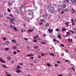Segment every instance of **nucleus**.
<instances>
[{"label":"nucleus","instance_id":"obj_1","mask_svg":"<svg viewBox=\"0 0 76 76\" xmlns=\"http://www.w3.org/2000/svg\"><path fill=\"white\" fill-rule=\"evenodd\" d=\"M48 7L50 10L51 13H53L54 12V8L50 5H48Z\"/></svg>","mask_w":76,"mask_h":76},{"label":"nucleus","instance_id":"obj_2","mask_svg":"<svg viewBox=\"0 0 76 76\" xmlns=\"http://www.w3.org/2000/svg\"><path fill=\"white\" fill-rule=\"evenodd\" d=\"M26 15H28V14H29V15H31L34 14V12L31 11H26Z\"/></svg>","mask_w":76,"mask_h":76},{"label":"nucleus","instance_id":"obj_3","mask_svg":"<svg viewBox=\"0 0 76 76\" xmlns=\"http://www.w3.org/2000/svg\"><path fill=\"white\" fill-rule=\"evenodd\" d=\"M9 44V41H7L4 43V45H7Z\"/></svg>","mask_w":76,"mask_h":76},{"label":"nucleus","instance_id":"obj_4","mask_svg":"<svg viewBox=\"0 0 76 76\" xmlns=\"http://www.w3.org/2000/svg\"><path fill=\"white\" fill-rule=\"evenodd\" d=\"M38 37H39V36H38V35H37L36 36H34V37L33 38L34 39H39V40L40 39Z\"/></svg>","mask_w":76,"mask_h":76},{"label":"nucleus","instance_id":"obj_5","mask_svg":"<svg viewBox=\"0 0 76 76\" xmlns=\"http://www.w3.org/2000/svg\"><path fill=\"white\" fill-rule=\"evenodd\" d=\"M10 22L11 23H12L13 22H14L15 20V18H11V19H10Z\"/></svg>","mask_w":76,"mask_h":76},{"label":"nucleus","instance_id":"obj_6","mask_svg":"<svg viewBox=\"0 0 76 76\" xmlns=\"http://www.w3.org/2000/svg\"><path fill=\"white\" fill-rule=\"evenodd\" d=\"M66 34H67L65 35V36H64V37H68L69 35H70V33L69 32H66Z\"/></svg>","mask_w":76,"mask_h":76},{"label":"nucleus","instance_id":"obj_7","mask_svg":"<svg viewBox=\"0 0 76 76\" xmlns=\"http://www.w3.org/2000/svg\"><path fill=\"white\" fill-rule=\"evenodd\" d=\"M27 31L29 33L31 32H33L34 31V29H29L27 30Z\"/></svg>","mask_w":76,"mask_h":76},{"label":"nucleus","instance_id":"obj_8","mask_svg":"<svg viewBox=\"0 0 76 76\" xmlns=\"http://www.w3.org/2000/svg\"><path fill=\"white\" fill-rule=\"evenodd\" d=\"M0 61H1V62H2V63H6V61L3 60V59L1 58H0Z\"/></svg>","mask_w":76,"mask_h":76},{"label":"nucleus","instance_id":"obj_9","mask_svg":"<svg viewBox=\"0 0 76 76\" xmlns=\"http://www.w3.org/2000/svg\"><path fill=\"white\" fill-rule=\"evenodd\" d=\"M48 31H49V33H52L53 31V29H48Z\"/></svg>","mask_w":76,"mask_h":76},{"label":"nucleus","instance_id":"obj_10","mask_svg":"<svg viewBox=\"0 0 76 76\" xmlns=\"http://www.w3.org/2000/svg\"><path fill=\"white\" fill-rule=\"evenodd\" d=\"M66 6H67V5L65 4H64L63 5V6H62V8L63 9H65L66 7Z\"/></svg>","mask_w":76,"mask_h":76},{"label":"nucleus","instance_id":"obj_11","mask_svg":"<svg viewBox=\"0 0 76 76\" xmlns=\"http://www.w3.org/2000/svg\"><path fill=\"white\" fill-rule=\"evenodd\" d=\"M15 72L16 73H20V72H22V71H21L20 70H18V69H17Z\"/></svg>","mask_w":76,"mask_h":76},{"label":"nucleus","instance_id":"obj_12","mask_svg":"<svg viewBox=\"0 0 76 76\" xmlns=\"http://www.w3.org/2000/svg\"><path fill=\"white\" fill-rule=\"evenodd\" d=\"M27 19H29V18H30V19H32V18H33V17H28L27 16H26L25 17Z\"/></svg>","mask_w":76,"mask_h":76},{"label":"nucleus","instance_id":"obj_13","mask_svg":"<svg viewBox=\"0 0 76 76\" xmlns=\"http://www.w3.org/2000/svg\"><path fill=\"white\" fill-rule=\"evenodd\" d=\"M45 27H46L47 28L49 27V23H47L45 25Z\"/></svg>","mask_w":76,"mask_h":76},{"label":"nucleus","instance_id":"obj_14","mask_svg":"<svg viewBox=\"0 0 76 76\" xmlns=\"http://www.w3.org/2000/svg\"><path fill=\"white\" fill-rule=\"evenodd\" d=\"M8 5L9 6H12V4H11L10 1H9L8 3Z\"/></svg>","mask_w":76,"mask_h":76},{"label":"nucleus","instance_id":"obj_15","mask_svg":"<svg viewBox=\"0 0 76 76\" xmlns=\"http://www.w3.org/2000/svg\"><path fill=\"white\" fill-rule=\"evenodd\" d=\"M70 1L71 3H75L76 0H71Z\"/></svg>","mask_w":76,"mask_h":76},{"label":"nucleus","instance_id":"obj_16","mask_svg":"<svg viewBox=\"0 0 76 76\" xmlns=\"http://www.w3.org/2000/svg\"><path fill=\"white\" fill-rule=\"evenodd\" d=\"M10 27L11 28H12V29H13L15 28V26L13 25H10Z\"/></svg>","mask_w":76,"mask_h":76},{"label":"nucleus","instance_id":"obj_17","mask_svg":"<svg viewBox=\"0 0 76 76\" xmlns=\"http://www.w3.org/2000/svg\"><path fill=\"white\" fill-rule=\"evenodd\" d=\"M62 31H63L64 32V31H66V28H62Z\"/></svg>","mask_w":76,"mask_h":76},{"label":"nucleus","instance_id":"obj_18","mask_svg":"<svg viewBox=\"0 0 76 76\" xmlns=\"http://www.w3.org/2000/svg\"><path fill=\"white\" fill-rule=\"evenodd\" d=\"M17 67L16 68L17 69H18L19 70V69H21V67L19 65L17 66Z\"/></svg>","mask_w":76,"mask_h":76},{"label":"nucleus","instance_id":"obj_19","mask_svg":"<svg viewBox=\"0 0 76 76\" xmlns=\"http://www.w3.org/2000/svg\"><path fill=\"white\" fill-rule=\"evenodd\" d=\"M1 66L2 67H3V68H7V66L5 65H2Z\"/></svg>","mask_w":76,"mask_h":76},{"label":"nucleus","instance_id":"obj_20","mask_svg":"<svg viewBox=\"0 0 76 76\" xmlns=\"http://www.w3.org/2000/svg\"><path fill=\"white\" fill-rule=\"evenodd\" d=\"M7 58L8 60H11V57L10 56H8Z\"/></svg>","mask_w":76,"mask_h":76},{"label":"nucleus","instance_id":"obj_21","mask_svg":"<svg viewBox=\"0 0 76 76\" xmlns=\"http://www.w3.org/2000/svg\"><path fill=\"white\" fill-rule=\"evenodd\" d=\"M69 22H66V23H65V25H66L67 26H69Z\"/></svg>","mask_w":76,"mask_h":76},{"label":"nucleus","instance_id":"obj_22","mask_svg":"<svg viewBox=\"0 0 76 76\" xmlns=\"http://www.w3.org/2000/svg\"><path fill=\"white\" fill-rule=\"evenodd\" d=\"M26 31V30L25 29H21V32H24V31Z\"/></svg>","mask_w":76,"mask_h":76},{"label":"nucleus","instance_id":"obj_23","mask_svg":"<svg viewBox=\"0 0 76 76\" xmlns=\"http://www.w3.org/2000/svg\"><path fill=\"white\" fill-rule=\"evenodd\" d=\"M33 54H29V55H28L27 56H28V57H30V56H33Z\"/></svg>","mask_w":76,"mask_h":76},{"label":"nucleus","instance_id":"obj_24","mask_svg":"<svg viewBox=\"0 0 76 76\" xmlns=\"http://www.w3.org/2000/svg\"><path fill=\"white\" fill-rule=\"evenodd\" d=\"M47 65L48 67H51V64H48Z\"/></svg>","mask_w":76,"mask_h":76},{"label":"nucleus","instance_id":"obj_25","mask_svg":"<svg viewBox=\"0 0 76 76\" xmlns=\"http://www.w3.org/2000/svg\"><path fill=\"white\" fill-rule=\"evenodd\" d=\"M11 41H12V42H14V43H16V41L15 40H11Z\"/></svg>","mask_w":76,"mask_h":76},{"label":"nucleus","instance_id":"obj_26","mask_svg":"<svg viewBox=\"0 0 76 76\" xmlns=\"http://www.w3.org/2000/svg\"><path fill=\"white\" fill-rule=\"evenodd\" d=\"M50 55L52 56H54V54L53 53H49Z\"/></svg>","mask_w":76,"mask_h":76},{"label":"nucleus","instance_id":"obj_27","mask_svg":"<svg viewBox=\"0 0 76 76\" xmlns=\"http://www.w3.org/2000/svg\"><path fill=\"white\" fill-rule=\"evenodd\" d=\"M9 50V48H6L5 49V51H7V50Z\"/></svg>","mask_w":76,"mask_h":76},{"label":"nucleus","instance_id":"obj_28","mask_svg":"<svg viewBox=\"0 0 76 76\" xmlns=\"http://www.w3.org/2000/svg\"><path fill=\"white\" fill-rule=\"evenodd\" d=\"M69 32L72 33V34H74V33H75V32L71 30L69 31Z\"/></svg>","mask_w":76,"mask_h":76},{"label":"nucleus","instance_id":"obj_29","mask_svg":"<svg viewBox=\"0 0 76 76\" xmlns=\"http://www.w3.org/2000/svg\"><path fill=\"white\" fill-rule=\"evenodd\" d=\"M44 21H45V20H44L43 19L40 20V22H44Z\"/></svg>","mask_w":76,"mask_h":76},{"label":"nucleus","instance_id":"obj_30","mask_svg":"<svg viewBox=\"0 0 76 76\" xmlns=\"http://www.w3.org/2000/svg\"><path fill=\"white\" fill-rule=\"evenodd\" d=\"M41 54V56H45V54H44V53H42Z\"/></svg>","mask_w":76,"mask_h":76},{"label":"nucleus","instance_id":"obj_31","mask_svg":"<svg viewBox=\"0 0 76 76\" xmlns=\"http://www.w3.org/2000/svg\"><path fill=\"white\" fill-rule=\"evenodd\" d=\"M42 44H46V43H45V42H40Z\"/></svg>","mask_w":76,"mask_h":76},{"label":"nucleus","instance_id":"obj_32","mask_svg":"<svg viewBox=\"0 0 76 76\" xmlns=\"http://www.w3.org/2000/svg\"><path fill=\"white\" fill-rule=\"evenodd\" d=\"M61 36L59 34L58 35V38H59V39H61Z\"/></svg>","mask_w":76,"mask_h":76},{"label":"nucleus","instance_id":"obj_33","mask_svg":"<svg viewBox=\"0 0 76 76\" xmlns=\"http://www.w3.org/2000/svg\"><path fill=\"white\" fill-rule=\"evenodd\" d=\"M10 16L12 18H13V15L12 14H10Z\"/></svg>","mask_w":76,"mask_h":76},{"label":"nucleus","instance_id":"obj_34","mask_svg":"<svg viewBox=\"0 0 76 76\" xmlns=\"http://www.w3.org/2000/svg\"><path fill=\"white\" fill-rule=\"evenodd\" d=\"M56 31H60V32L61 31V30H60L59 29H58V28H56Z\"/></svg>","mask_w":76,"mask_h":76},{"label":"nucleus","instance_id":"obj_35","mask_svg":"<svg viewBox=\"0 0 76 76\" xmlns=\"http://www.w3.org/2000/svg\"><path fill=\"white\" fill-rule=\"evenodd\" d=\"M68 41H69V42H70V41H71V42H72V39H71V40H70V39H68Z\"/></svg>","mask_w":76,"mask_h":76},{"label":"nucleus","instance_id":"obj_36","mask_svg":"<svg viewBox=\"0 0 76 76\" xmlns=\"http://www.w3.org/2000/svg\"><path fill=\"white\" fill-rule=\"evenodd\" d=\"M46 36H47V35L45 34H43L42 35V37H46Z\"/></svg>","mask_w":76,"mask_h":76},{"label":"nucleus","instance_id":"obj_37","mask_svg":"<svg viewBox=\"0 0 76 76\" xmlns=\"http://www.w3.org/2000/svg\"><path fill=\"white\" fill-rule=\"evenodd\" d=\"M14 29L15 31H17V28H16V27H15L14 28Z\"/></svg>","mask_w":76,"mask_h":76},{"label":"nucleus","instance_id":"obj_38","mask_svg":"<svg viewBox=\"0 0 76 76\" xmlns=\"http://www.w3.org/2000/svg\"><path fill=\"white\" fill-rule=\"evenodd\" d=\"M0 17L3 18V15L2 14H0Z\"/></svg>","mask_w":76,"mask_h":76},{"label":"nucleus","instance_id":"obj_39","mask_svg":"<svg viewBox=\"0 0 76 76\" xmlns=\"http://www.w3.org/2000/svg\"><path fill=\"white\" fill-rule=\"evenodd\" d=\"M7 19H11V18H10L9 17H7L6 18Z\"/></svg>","mask_w":76,"mask_h":76},{"label":"nucleus","instance_id":"obj_40","mask_svg":"<svg viewBox=\"0 0 76 76\" xmlns=\"http://www.w3.org/2000/svg\"><path fill=\"white\" fill-rule=\"evenodd\" d=\"M72 10L73 12H75V10H74L73 9H72Z\"/></svg>","mask_w":76,"mask_h":76},{"label":"nucleus","instance_id":"obj_41","mask_svg":"<svg viewBox=\"0 0 76 76\" xmlns=\"http://www.w3.org/2000/svg\"><path fill=\"white\" fill-rule=\"evenodd\" d=\"M7 76H12V75H10V74H7Z\"/></svg>","mask_w":76,"mask_h":76},{"label":"nucleus","instance_id":"obj_42","mask_svg":"<svg viewBox=\"0 0 76 76\" xmlns=\"http://www.w3.org/2000/svg\"><path fill=\"white\" fill-rule=\"evenodd\" d=\"M64 10L65 11V12H68V10H67V9H65Z\"/></svg>","mask_w":76,"mask_h":76},{"label":"nucleus","instance_id":"obj_43","mask_svg":"<svg viewBox=\"0 0 76 76\" xmlns=\"http://www.w3.org/2000/svg\"><path fill=\"white\" fill-rule=\"evenodd\" d=\"M61 47H64V45H63V44H61Z\"/></svg>","mask_w":76,"mask_h":76},{"label":"nucleus","instance_id":"obj_44","mask_svg":"<svg viewBox=\"0 0 76 76\" xmlns=\"http://www.w3.org/2000/svg\"><path fill=\"white\" fill-rule=\"evenodd\" d=\"M64 13V11H62L61 13V14H63V13Z\"/></svg>","mask_w":76,"mask_h":76},{"label":"nucleus","instance_id":"obj_45","mask_svg":"<svg viewBox=\"0 0 76 76\" xmlns=\"http://www.w3.org/2000/svg\"><path fill=\"white\" fill-rule=\"evenodd\" d=\"M73 30L76 32V29L75 28H73Z\"/></svg>","mask_w":76,"mask_h":76},{"label":"nucleus","instance_id":"obj_46","mask_svg":"<svg viewBox=\"0 0 76 76\" xmlns=\"http://www.w3.org/2000/svg\"><path fill=\"white\" fill-rule=\"evenodd\" d=\"M66 2L69 3V0H65Z\"/></svg>","mask_w":76,"mask_h":76},{"label":"nucleus","instance_id":"obj_47","mask_svg":"<svg viewBox=\"0 0 76 76\" xmlns=\"http://www.w3.org/2000/svg\"><path fill=\"white\" fill-rule=\"evenodd\" d=\"M72 25L73 26H75V23H74V22H72Z\"/></svg>","mask_w":76,"mask_h":76},{"label":"nucleus","instance_id":"obj_48","mask_svg":"<svg viewBox=\"0 0 76 76\" xmlns=\"http://www.w3.org/2000/svg\"><path fill=\"white\" fill-rule=\"evenodd\" d=\"M27 49L28 50H30V48H29V47H27Z\"/></svg>","mask_w":76,"mask_h":76},{"label":"nucleus","instance_id":"obj_49","mask_svg":"<svg viewBox=\"0 0 76 76\" xmlns=\"http://www.w3.org/2000/svg\"><path fill=\"white\" fill-rule=\"evenodd\" d=\"M65 62H69V61L68 60H65L64 61Z\"/></svg>","mask_w":76,"mask_h":76},{"label":"nucleus","instance_id":"obj_50","mask_svg":"<svg viewBox=\"0 0 76 76\" xmlns=\"http://www.w3.org/2000/svg\"><path fill=\"white\" fill-rule=\"evenodd\" d=\"M13 54H15V55L16 54V52L15 51H14L13 52Z\"/></svg>","mask_w":76,"mask_h":76},{"label":"nucleus","instance_id":"obj_51","mask_svg":"<svg viewBox=\"0 0 76 76\" xmlns=\"http://www.w3.org/2000/svg\"><path fill=\"white\" fill-rule=\"evenodd\" d=\"M13 48L14 49H16L17 48L16 46H13Z\"/></svg>","mask_w":76,"mask_h":76},{"label":"nucleus","instance_id":"obj_52","mask_svg":"<svg viewBox=\"0 0 76 76\" xmlns=\"http://www.w3.org/2000/svg\"><path fill=\"white\" fill-rule=\"evenodd\" d=\"M16 46L17 47H19V44H17L16 45Z\"/></svg>","mask_w":76,"mask_h":76},{"label":"nucleus","instance_id":"obj_53","mask_svg":"<svg viewBox=\"0 0 76 76\" xmlns=\"http://www.w3.org/2000/svg\"><path fill=\"white\" fill-rule=\"evenodd\" d=\"M55 67H57L58 66V64H55Z\"/></svg>","mask_w":76,"mask_h":76},{"label":"nucleus","instance_id":"obj_54","mask_svg":"<svg viewBox=\"0 0 76 76\" xmlns=\"http://www.w3.org/2000/svg\"><path fill=\"white\" fill-rule=\"evenodd\" d=\"M47 16H48L47 14H45V17H47Z\"/></svg>","mask_w":76,"mask_h":76},{"label":"nucleus","instance_id":"obj_55","mask_svg":"<svg viewBox=\"0 0 76 76\" xmlns=\"http://www.w3.org/2000/svg\"><path fill=\"white\" fill-rule=\"evenodd\" d=\"M42 17H43V18H45V16L44 15H42Z\"/></svg>","mask_w":76,"mask_h":76},{"label":"nucleus","instance_id":"obj_56","mask_svg":"<svg viewBox=\"0 0 76 76\" xmlns=\"http://www.w3.org/2000/svg\"><path fill=\"white\" fill-rule=\"evenodd\" d=\"M34 48H35V49H37V48H38V47L37 46L36 47H34Z\"/></svg>","mask_w":76,"mask_h":76},{"label":"nucleus","instance_id":"obj_57","mask_svg":"<svg viewBox=\"0 0 76 76\" xmlns=\"http://www.w3.org/2000/svg\"><path fill=\"white\" fill-rule=\"evenodd\" d=\"M24 39L26 40V41H28V39H27V38H24Z\"/></svg>","mask_w":76,"mask_h":76},{"label":"nucleus","instance_id":"obj_58","mask_svg":"<svg viewBox=\"0 0 76 76\" xmlns=\"http://www.w3.org/2000/svg\"><path fill=\"white\" fill-rule=\"evenodd\" d=\"M16 12L18 13V12H19V10H16Z\"/></svg>","mask_w":76,"mask_h":76},{"label":"nucleus","instance_id":"obj_59","mask_svg":"<svg viewBox=\"0 0 76 76\" xmlns=\"http://www.w3.org/2000/svg\"><path fill=\"white\" fill-rule=\"evenodd\" d=\"M37 40L35 39L34 40V42H37Z\"/></svg>","mask_w":76,"mask_h":76},{"label":"nucleus","instance_id":"obj_60","mask_svg":"<svg viewBox=\"0 0 76 76\" xmlns=\"http://www.w3.org/2000/svg\"><path fill=\"white\" fill-rule=\"evenodd\" d=\"M3 40H6V38L5 37H4V38H3Z\"/></svg>","mask_w":76,"mask_h":76},{"label":"nucleus","instance_id":"obj_61","mask_svg":"<svg viewBox=\"0 0 76 76\" xmlns=\"http://www.w3.org/2000/svg\"><path fill=\"white\" fill-rule=\"evenodd\" d=\"M57 63H58L59 64H60V61H57Z\"/></svg>","mask_w":76,"mask_h":76},{"label":"nucleus","instance_id":"obj_62","mask_svg":"<svg viewBox=\"0 0 76 76\" xmlns=\"http://www.w3.org/2000/svg\"><path fill=\"white\" fill-rule=\"evenodd\" d=\"M57 12H60V10H57Z\"/></svg>","mask_w":76,"mask_h":76},{"label":"nucleus","instance_id":"obj_63","mask_svg":"<svg viewBox=\"0 0 76 76\" xmlns=\"http://www.w3.org/2000/svg\"><path fill=\"white\" fill-rule=\"evenodd\" d=\"M8 12H10V9H8Z\"/></svg>","mask_w":76,"mask_h":76},{"label":"nucleus","instance_id":"obj_64","mask_svg":"<svg viewBox=\"0 0 76 76\" xmlns=\"http://www.w3.org/2000/svg\"><path fill=\"white\" fill-rule=\"evenodd\" d=\"M59 76H63V75L61 74H60L59 75Z\"/></svg>","mask_w":76,"mask_h":76}]
</instances>
